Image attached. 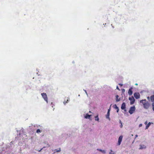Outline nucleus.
I'll list each match as a JSON object with an SVG mask.
<instances>
[{"instance_id": "f257e3e1", "label": "nucleus", "mask_w": 154, "mask_h": 154, "mask_svg": "<svg viewBox=\"0 0 154 154\" xmlns=\"http://www.w3.org/2000/svg\"><path fill=\"white\" fill-rule=\"evenodd\" d=\"M140 102L142 103L143 107L145 109H148L150 106V104L148 102L146 101V99L140 100Z\"/></svg>"}, {"instance_id": "f03ea898", "label": "nucleus", "mask_w": 154, "mask_h": 154, "mask_svg": "<svg viewBox=\"0 0 154 154\" xmlns=\"http://www.w3.org/2000/svg\"><path fill=\"white\" fill-rule=\"evenodd\" d=\"M135 107L134 106L131 107L130 108V109L129 111V112L131 114H132L135 111Z\"/></svg>"}, {"instance_id": "7ed1b4c3", "label": "nucleus", "mask_w": 154, "mask_h": 154, "mask_svg": "<svg viewBox=\"0 0 154 154\" xmlns=\"http://www.w3.org/2000/svg\"><path fill=\"white\" fill-rule=\"evenodd\" d=\"M41 95L44 100L48 103V98L46 93H42Z\"/></svg>"}, {"instance_id": "20e7f679", "label": "nucleus", "mask_w": 154, "mask_h": 154, "mask_svg": "<svg viewBox=\"0 0 154 154\" xmlns=\"http://www.w3.org/2000/svg\"><path fill=\"white\" fill-rule=\"evenodd\" d=\"M129 100L130 101V104H133L135 101V100L133 97L132 96L131 97H129Z\"/></svg>"}, {"instance_id": "39448f33", "label": "nucleus", "mask_w": 154, "mask_h": 154, "mask_svg": "<svg viewBox=\"0 0 154 154\" xmlns=\"http://www.w3.org/2000/svg\"><path fill=\"white\" fill-rule=\"evenodd\" d=\"M134 96L136 99H139L140 98V95L139 93L136 92L134 94Z\"/></svg>"}, {"instance_id": "423d86ee", "label": "nucleus", "mask_w": 154, "mask_h": 154, "mask_svg": "<svg viewBox=\"0 0 154 154\" xmlns=\"http://www.w3.org/2000/svg\"><path fill=\"white\" fill-rule=\"evenodd\" d=\"M122 138L123 136L122 135H121L119 136V138L118 142V145H120L122 140Z\"/></svg>"}, {"instance_id": "0eeeda50", "label": "nucleus", "mask_w": 154, "mask_h": 154, "mask_svg": "<svg viewBox=\"0 0 154 154\" xmlns=\"http://www.w3.org/2000/svg\"><path fill=\"white\" fill-rule=\"evenodd\" d=\"M132 89L133 88L132 87H131L128 91V93L129 95H131L133 94V91H132Z\"/></svg>"}, {"instance_id": "6e6552de", "label": "nucleus", "mask_w": 154, "mask_h": 154, "mask_svg": "<svg viewBox=\"0 0 154 154\" xmlns=\"http://www.w3.org/2000/svg\"><path fill=\"white\" fill-rule=\"evenodd\" d=\"M126 108V105L125 103H123L121 106V108L122 109H124Z\"/></svg>"}, {"instance_id": "1a4fd4ad", "label": "nucleus", "mask_w": 154, "mask_h": 154, "mask_svg": "<svg viewBox=\"0 0 154 154\" xmlns=\"http://www.w3.org/2000/svg\"><path fill=\"white\" fill-rule=\"evenodd\" d=\"M91 115H89L88 114H86L85 115V119H91Z\"/></svg>"}, {"instance_id": "9d476101", "label": "nucleus", "mask_w": 154, "mask_h": 154, "mask_svg": "<svg viewBox=\"0 0 154 154\" xmlns=\"http://www.w3.org/2000/svg\"><path fill=\"white\" fill-rule=\"evenodd\" d=\"M140 147L139 148V149H142L146 148V146L144 145H140Z\"/></svg>"}, {"instance_id": "9b49d317", "label": "nucleus", "mask_w": 154, "mask_h": 154, "mask_svg": "<svg viewBox=\"0 0 154 154\" xmlns=\"http://www.w3.org/2000/svg\"><path fill=\"white\" fill-rule=\"evenodd\" d=\"M114 108H115V109H116L117 110V112H119V108L117 106L116 104H115L113 106Z\"/></svg>"}, {"instance_id": "f8f14e48", "label": "nucleus", "mask_w": 154, "mask_h": 154, "mask_svg": "<svg viewBox=\"0 0 154 154\" xmlns=\"http://www.w3.org/2000/svg\"><path fill=\"white\" fill-rule=\"evenodd\" d=\"M119 95H117L116 96V102H119L120 100V98H119Z\"/></svg>"}, {"instance_id": "ddd939ff", "label": "nucleus", "mask_w": 154, "mask_h": 154, "mask_svg": "<svg viewBox=\"0 0 154 154\" xmlns=\"http://www.w3.org/2000/svg\"><path fill=\"white\" fill-rule=\"evenodd\" d=\"M150 100L152 102H154V95L150 96Z\"/></svg>"}, {"instance_id": "4468645a", "label": "nucleus", "mask_w": 154, "mask_h": 154, "mask_svg": "<svg viewBox=\"0 0 154 154\" xmlns=\"http://www.w3.org/2000/svg\"><path fill=\"white\" fill-rule=\"evenodd\" d=\"M61 150L60 148H59V149H56L54 150L55 151L54 152V153H55L56 152H60Z\"/></svg>"}, {"instance_id": "2eb2a0df", "label": "nucleus", "mask_w": 154, "mask_h": 154, "mask_svg": "<svg viewBox=\"0 0 154 154\" xmlns=\"http://www.w3.org/2000/svg\"><path fill=\"white\" fill-rule=\"evenodd\" d=\"M95 121H99V118L98 117V115H97V116L95 117Z\"/></svg>"}, {"instance_id": "dca6fc26", "label": "nucleus", "mask_w": 154, "mask_h": 154, "mask_svg": "<svg viewBox=\"0 0 154 154\" xmlns=\"http://www.w3.org/2000/svg\"><path fill=\"white\" fill-rule=\"evenodd\" d=\"M109 113L107 112V114L106 115V118L107 119H109L110 118L109 117Z\"/></svg>"}, {"instance_id": "f3484780", "label": "nucleus", "mask_w": 154, "mask_h": 154, "mask_svg": "<svg viewBox=\"0 0 154 154\" xmlns=\"http://www.w3.org/2000/svg\"><path fill=\"white\" fill-rule=\"evenodd\" d=\"M99 151L101 152H103V153H106V151L105 150H102L101 149H99Z\"/></svg>"}, {"instance_id": "a211bd4d", "label": "nucleus", "mask_w": 154, "mask_h": 154, "mask_svg": "<svg viewBox=\"0 0 154 154\" xmlns=\"http://www.w3.org/2000/svg\"><path fill=\"white\" fill-rule=\"evenodd\" d=\"M41 131L39 129H38L36 131V132L38 133H40L41 132Z\"/></svg>"}, {"instance_id": "6ab92c4d", "label": "nucleus", "mask_w": 154, "mask_h": 154, "mask_svg": "<svg viewBox=\"0 0 154 154\" xmlns=\"http://www.w3.org/2000/svg\"><path fill=\"white\" fill-rule=\"evenodd\" d=\"M150 123L149 122L148 123L147 125L146 126V129H147L150 126Z\"/></svg>"}, {"instance_id": "aec40b11", "label": "nucleus", "mask_w": 154, "mask_h": 154, "mask_svg": "<svg viewBox=\"0 0 154 154\" xmlns=\"http://www.w3.org/2000/svg\"><path fill=\"white\" fill-rule=\"evenodd\" d=\"M109 154H115V153L112 150H111L110 152H109Z\"/></svg>"}, {"instance_id": "412c9836", "label": "nucleus", "mask_w": 154, "mask_h": 154, "mask_svg": "<svg viewBox=\"0 0 154 154\" xmlns=\"http://www.w3.org/2000/svg\"><path fill=\"white\" fill-rule=\"evenodd\" d=\"M152 109L154 111V103H153L152 104Z\"/></svg>"}, {"instance_id": "4be33fe9", "label": "nucleus", "mask_w": 154, "mask_h": 154, "mask_svg": "<svg viewBox=\"0 0 154 154\" xmlns=\"http://www.w3.org/2000/svg\"><path fill=\"white\" fill-rule=\"evenodd\" d=\"M68 101V100H67V101H64V102H63V103L64 104H66V103H67V102Z\"/></svg>"}, {"instance_id": "5701e85b", "label": "nucleus", "mask_w": 154, "mask_h": 154, "mask_svg": "<svg viewBox=\"0 0 154 154\" xmlns=\"http://www.w3.org/2000/svg\"><path fill=\"white\" fill-rule=\"evenodd\" d=\"M116 88L117 89L119 90V91H120V89L119 88V87L118 86H117Z\"/></svg>"}, {"instance_id": "b1692460", "label": "nucleus", "mask_w": 154, "mask_h": 154, "mask_svg": "<svg viewBox=\"0 0 154 154\" xmlns=\"http://www.w3.org/2000/svg\"><path fill=\"white\" fill-rule=\"evenodd\" d=\"M120 127L121 128H122V123H121V125L120 126Z\"/></svg>"}, {"instance_id": "393cba45", "label": "nucleus", "mask_w": 154, "mask_h": 154, "mask_svg": "<svg viewBox=\"0 0 154 154\" xmlns=\"http://www.w3.org/2000/svg\"><path fill=\"white\" fill-rule=\"evenodd\" d=\"M119 85H120L121 86H122V84H119Z\"/></svg>"}, {"instance_id": "a878e982", "label": "nucleus", "mask_w": 154, "mask_h": 154, "mask_svg": "<svg viewBox=\"0 0 154 154\" xmlns=\"http://www.w3.org/2000/svg\"><path fill=\"white\" fill-rule=\"evenodd\" d=\"M110 110V109H109L108 110V111L107 112L109 113Z\"/></svg>"}, {"instance_id": "bb28decb", "label": "nucleus", "mask_w": 154, "mask_h": 154, "mask_svg": "<svg viewBox=\"0 0 154 154\" xmlns=\"http://www.w3.org/2000/svg\"><path fill=\"white\" fill-rule=\"evenodd\" d=\"M142 126V124H140L139 125V127H141Z\"/></svg>"}, {"instance_id": "cd10ccee", "label": "nucleus", "mask_w": 154, "mask_h": 154, "mask_svg": "<svg viewBox=\"0 0 154 154\" xmlns=\"http://www.w3.org/2000/svg\"><path fill=\"white\" fill-rule=\"evenodd\" d=\"M122 91L123 92H124L125 91V90L124 89H123L122 90Z\"/></svg>"}, {"instance_id": "c85d7f7f", "label": "nucleus", "mask_w": 154, "mask_h": 154, "mask_svg": "<svg viewBox=\"0 0 154 154\" xmlns=\"http://www.w3.org/2000/svg\"><path fill=\"white\" fill-rule=\"evenodd\" d=\"M138 137V135L136 134V135H135V138L137 137Z\"/></svg>"}, {"instance_id": "c756f323", "label": "nucleus", "mask_w": 154, "mask_h": 154, "mask_svg": "<svg viewBox=\"0 0 154 154\" xmlns=\"http://www.w3.org/2000/svg\"><path fill=\"white\" fill-rule=\"evenodd\" d=\"M120 123L121 124V123H122V122H121V120H120Z\"/></svg>"}, {"instance_id": "7c9ffc66", "label": "nucleus", "mask_w": 154, "mask_h": 154, "mask_svg": "<svg viewBox=\"0 0 154 154\" xmlns=\"http://www.w3.org/2000/svg\"><path fill=\"white\" fill-rule=\"evenodd\" d=\"M147 122H146L145 123V124H147Z\"/></svg>"}, {"instance_id": "2f4dec72", "label": "nucleus", "mask_w": 154, "mask_h": 154, "mask_svg": "<svg viewBox=\"0 0 154 154\" xmlns=\"http://www.w3.org/2000/svg\"><path fill=\"white\" fill-rule=\"evenodd\" d=\"M135 85H137V83H136V84H135Z\"/></svg>"}, {"instance_id": "473e14b6", "label": "nucleus", "mask_w": 154, "mask_h": 154, "mask_svg": "<svg viewBox=\"0 0 154 154\" xmlns=\"http://www.w3.org/2000/svg\"><path fill=\"white\" fill-rule=\"evenodd\" d=\"M147 98H148V99H149V97H147Z\"/></svg>"}]
</instances>
